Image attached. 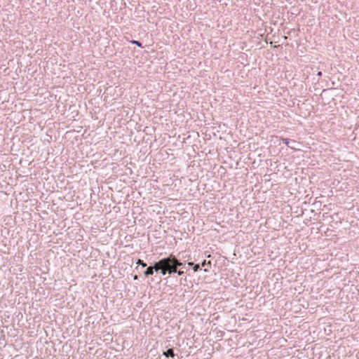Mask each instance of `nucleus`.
<instances>
[{"mask_svg": "<svg viewBox=\"0 0 359 359\" xmlns=\"http://www.w3.org/2000/svg\"><path fill=\"white\" fill-rule=\"evenodd\" d=\"M160 270L163 276H165L168 273V269L165 266H162V268Z\"/></svg>", "mask_w": 359, "mask_h": 359, "instance_id": "obj_5", "label": "nucleus"}, {"mask_svg": "<svg viewBox=\"0 0 359 359\" xmlns=\"http://www.w3.org/2000/svg\"><path fill=\"white\" fill-rule=\"evenodd\" d=\"M131 43L136 44L139 47H142V43L138 41L133 40V41H131Z\"/></svg>", "mask_w": 359, "mask_h": 359, "instance_id": "obj_8", "label": "nucleus"}, {"mask_svg": "<svg viewBox=\"0 0 359 359\" xmlns=\"http://www.w3.org/2000/svg\"><path fill=\"white\" fill-rule=\"evenodd\" d=\"M165 259L170 260L167 264L164 265L168 269V273L169 274L176 273L177 266L182 265V263L178 261L173 255H170L169 257L165 258Z\"/></svg>", "mask_w": 359, "mask_h": 359, "instance_id": "obj_1", "label": "nucleus"}, {"mask_svg": "<svg viewBox=\"0 0 359 359\" xmlns=\"http://www.w3.org/2000/svg\"><path fill=\"white\" fill-rule=\"evenodd\" d=\"M281 140L287 146L289 145V143L290 142V140L287 138H282Z\"/></svg>", "mask_w": 359, "mask_h": 359, "instance_id": "obj_6", "label": "nucleus"}, {"mask_svg": "<svg viewBox=\"0 0 359 359\" xmlns=\"http://www.w3.org/2000/svg\"><path fill=\"white\" fill-rule=\"evenodd\" d=\"M163 355L166 357L173 358L175 356V353L172 348H169L166 351L163 352Z\"/></svg>", "mask_w": 359, "mask_h": 359, "instance_id": "obj_3", "label": "nucleus"}, {"mask_svg": "<svg viewBox=\"0 0 359 359\" xmlns=\"http://www.w3.org/2000/svg\"><path fill=\"white\" fill-rule=\"evenodd\" d=\"M154 268L152 266H149L147 270L144 271V275L146 276L153 275L154 274Z\"/></svg>", "mask_w": 359, "mask_h": 359, "instance_id": "obj_4", "label": "nucleus"}, {"mask_svg": "<svg viewBox=\"0 0 359 359\" xmlns=\"http://www.w3.org/2000/svg\"><path fill=\"white\" fill-rule=\"evenodd\" d=\"M168 262H170V260L165 259V258L159 260L158 262L155 263L154 266H152L154 268V271H159L162 268V266L167 264L168 263Z\"/></svg>", "mask_w": 359, "mask_h": 359, "instance_id": "obj_2", "label": "nucleus"}, {"mask_svg": "<svg viewBox=\"0 0 359 359\" xmlns=\"http://www.w3.org/2000/svg\"><path fill=\"white\" fill-rule=\"evenodd\" d=\"M188 264H189V266L194 265L193 262H189V263H188Z\"/></svg>", "mask_w": 359, "mask_h": 359, "instance_id": "obj_13", "label": "nucleus"}, {"mask_svg": "<svg viewBox=\"0 0 359 359\" xmlns=\"http://www.w3.org/2000/svg\"><path fill=\"white\" fill-rule=\"evenodd\" d=\"M137 264H140V265H142V267H145L147 266V264L146 263H144L141 259H138Z\"/></svg>", "mask_w": 359, "mask_h": 359, "instance_id": "obj_7", "label": "nucleus"}, {"mask_svg": "<svg viewBox=\"0 0 359 359\" xmlns=\"http://www.w3.org/2000/svg\"><path fill=\"white\" fill-rule=\"evenodd\" d=\"M210 264V262H208V263H206V261H205V260H204V261L202 262L201 265H202V266H205V265H207V264Z\"/></svg>", "mask_w": 359, "mask_h": 359, "instance_id": "obj_10", "label": "nucleus"}, {"mask_svg": "<svg viewBox=\"0 0 359 359\" xmlns=\"http://www.w3.org/2000/svg\"><path fill=\"white\" fill-rule=\"evenodd\" d=\"M199 268H200L199 264H194V268H193L194 271H195V272L197 271L199 269Z\"/></svg>", "mask_w": 359, "mask_h": 359, "instance_id": "obj_9", "label": "nucleus"}, {"mask_svg": "<svg viewBox=\"0 0 359 359\" xmlns=\"http://www.w3.org/2000/svg\"><path fill=\"white\" fill-rule=\"evenodd\" d=\"M176 273H177L179 276H181V275H182L184 273V271H180H180L177 270Z\"/></svg>", "mask_w": 359, "mask_h": 359, "instance_id": "obj_11", "label": "nucleus"}, {"mask_svg": "<svg viewBox=\"0 0 359 359\" xmlns=\"http://www.w3.org/2000/svg\"><path fill=\"white\" fill-rule=\"evenodd\" d=\"M317 75H318V76H320L322 75V72H318V74H317Z\"/></svg>", "mask_w": 359, "mask_h": 359, "instance_id": "obj_12", "label": "nucleus"}]
</instances>
